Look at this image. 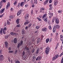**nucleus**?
<instances>
[{"instance_id": "obj_1", "label": "nucleus", "mask_w": 63, "mask_h": 63, "mask_svg": "<svg viewBox=\"0 0 63 63\" xmlns=\"http://www.w3.org/2000/svg\"><path fill=\"white\" fill-rule=\"evenodd\" d=\"M49 47H47L46 49V52L47 54H48V53H49Z\"/></svg>"}, {"instance_id": "obj_2", "label": "nucleus", "mask_w": 63, "mask_h": 63, "mask_svg": "<svg viewBox=\"0 0 63 63\" xmlns=\"http://www.w3.org/2000/svg\"><path fill=\"white\" fill-rule=\"evenodd\" d=\"M23 9H21L20 10H19L18 11V12L17 13V16H18L19 15L21 14V12L23 11Z\"/></svg>"}, {"instance_id": "obj_3", "label": "nucleus", "mask_w": 63, "mask_h": 63, "mask_svg": "<svg viewBox=\"0 0 63 63\" xmlns=\"http://www.w3.org/2000/svg\"><path fill=\"white\" fill-rule=\"evenodd\" d=\"M55 22L56 23H57V24H58L59 23V19L58 18V17H56L55 18Z\"/></svg>"}, {"instance_id": "obj_4", "label": "nucleus", "mask_w": 63, "mask_h": 63, "mask_svg": "<svg viewBox=\"0 0 63 63\" xmlns=\"http://www.w3.org/2000/svg\"><path fill=\"white\" fill-rule=\"evenodd\" d=\"M56 28L57 29V27L56 26V25H55L53 28V32H54V33L55 32V31H56Z\"/></svg>"}, {"instance_id": "obj_5", "label": "nucleus", "mask_w": 63, "mask_h": 63, "mask_svg": "<svg viewBox=\"0 0 63 63\" xmlns=\"http://www.w3.org/2000/svg\"><path fill=\"white\" fill-rule=\"evenodd\" d=\"M25 2H26V0H24V2H23L21 3L20 4V6H21V7H23L24 3H25Z\"/></svg>"}, {"instance_id": "obj_6", "label": "nucleus", "mask_w": 63, "mask_h": 63, "mask_svg": "<svg viewBox=\"0 0 63 63\" xmlns=\"http://www.w3.org/2000/svg\"><path fill=\"white\" fill-rule=\"evenodd\" d=\"M0 61H3V59H4V57H3V55H1L0 56Z\"/></svg>"}, {"instance_id": "obj_7", "label": "nucleus", "mask_w": 63, "mask_h": 63, "mask_svg": "<svg viewBox=\"0 0 63 63\" xmlns=\"http://www.w3.org/2000/svg\"><path fill=\"white\" fill-rule=\"evenodd\" d=\"M10 34L12 36H16L17 35V34L16 33H15L13 32H11L10 33Z\"/></svg>"}, {"instance_id": "obj_8", "label": "nucleus", "mask_w": 63, "mask_h": 63, "mask_svg": "<svg viewBox=\"0 0 63 63\" xmlns=\"http://www.w3.org/2000/svg\"><path fill=\"white\" fill-rule=\"evenodd\" d=\"M42 18L45 22H47V17H42Z\"/></svg>"}, {"instance_id": "obj_9", "label": "nucleus", "mask_w": 63, "mask_h": 63, "mask_svg": "<svg viewBox=\"0 0 63 63\" xmlns=\"http://www.w3.org/2000/svg\"><path fill=\"white\" fill-rule=\"evenodd\" d=\"M42 58V57L41 56H39L38 57H37L36 59V60L37 61V60H40Z\"/></svg>"}, {"instance_id": "obj_10", "label": "nucleus", "mask_w": 63, "mask_h": 63, "mask_svg": "<svg viewBox=\"0 0 63 63\" xmlns=\"http://www.w3.org/2000/svg\"><path fill=\"white\" fill-rule=\"evenodd\" d=\"M29 18V14H27L25 16V20H26L27 19Z\"/></svg>"}, {"instance_id": "obj_11", "label": "nucleus", "mask_w": 63, "mask_h": 63, "mask_svg": "<svg viewBox=\"0 0 63 63\" xmlns=\"http://www.w3.org/2000/svg\"><path fill=\"white\" fill-rule=\"evenodd\" d=\"M20 20V19H16V23L17 24H19V21Z\"/></svg>"}, {"instance_id": "obj_12", "label": "nucleus", "mask_w": 63, "mask_h": 63, "mask_svg": "<svg viewBox=\"0 0 63 63\" xmlns=\"http://www.w3.org/2000/svg\"><path fill=\"white\" fill-rule=\"evenodd\" d=\"M5 44L6 47V48H8V42L7 41L5 42Z\"/></svg>"}, {"instance_id": "obj_13", "label": "nucleus", "mask_w": 63, "mask_h": 63, "mask_svg": "<svg viewBox=\"0 0 63 63\" xmlns=\"http://www.w3.org/2000/svg\"><path fill=\"white\" fill-rule=\"evenodd\" d=\"M47 28H43L42 29V31H44V32L47 31Z\"/></svg>"}, {"instance_id": "obj_14", "label": "nucleus", "mask_w": 63, "mask_h": 63, "mask_svg": "<svg viewBox=\"0 0 63 63\" xmlns=\"http://www.w3.org/2000/svg\"><path fill=\"white\" fill-rule=\"evenodd\" d=\"M58 3V1L57 0H55L54 2V6H56L57 4V3Z\"/></svg>"}, {"instance_id": "obj_15", "label": "nucleus", "mask_w": 63, "mask_h": 63, "mask_svg": "<svg viewBox=\"0 0 63 63\" xmlns=\"http://www.w3.org/2000/svg\"><path fill=\"white\" fill-rule=\"evenodd\" d=\"M10 6V3H9V2H8L6 7V8H7V9H8V8H9V7Z\"/></svg>"}, {"instance_id": "obj_16", "label": "nucleus", "mask_w": 63, "mask_h": 63, "mask_svg": "<svg viewBox=\"0 0 63 63\" xmlns=\"http://www.w3.org/2000/svg\"><path fill=\"white\" fill-rule=\"evenodd\" d=\"M17 38H15L14 39V42L15 44L17 43Z\"/></svg>"}, {"instance_id": "obj_17", "label": "nucleus", "mask_w": 63, "mask_h": 63, "mask_svg": "<svg viewBox=\"0 0 63 63\" xmlns=\"http://www.w3.org/2000/svg\"><path fill=\"white\" fill-rule=\"evenodd\" d=\"M60 40L61 41H62L63 40V36L62 35H61L60 36Z\"/></svg>"}, {"instance_id": "obj_18", "label": "nucleus", "mask_w": 63, "mask_h": 63, "mask_svg": "<svg viewBox=\"0 0 63 63\" xmlns=\"http://www.w3.org/2000/svg\"><path fill=\"white\" fill-rule=\"evenodd\" d=\"M6 0H2L1 1V2H0V4H2V3L3 2V3H6Z\"/></svg>"}, {"instance_id": "obj_19", "label": "nucleus", "mask_w": 63, "mask_h": 63, "mask_svg": "<svg viewBox=\"0 0 63 63\" xmlns=\"http://www.w3.org/2000/svg\"><path fill=\"white\" fill-rule=\"evenodd\" d=\"M21 46V44H20V43H19L17 45V47L18 48H19Z\"/></svg>"}, {"instance_id": "obj_20", "label": "nucleus", "mask_w": 63, "mask_h": 63, "mask_svg": "<svg viewBox=\"0 0 63 63\" xmlns=\"http://www.w3.org/2000/svg\"><path fill=\"white\" fill-rule=\"evenodd\" d=\"M15 17L14 16H9V18L11 19H13Z\"/></svg>"}, {"instance_id": "obj_21", "label": "nucleus", "mask_w": 63, "mask_h": 63, "mask_svg": "<svg viewBox=\"0 0 63 63\" xmlns=\"http://www.w3.org/2000/svg\"><path fill=\"white\" fill-rule=\"evenodd\" d=\"M23 41L21 40L20 42V45H21V46H23Z\"/></svg>"}, {"instance_id": "obj_22", "label": "nucleus", "mask_w": 63, "mask_h": 63, "mask_svg": "<svg viewBox=\"0 0 63 63\" xmlns=\"http://www.w3.org/2000/svg\"><path fill=\"white\" fill-rule=\"evenodd\" d=\"M41 39L40 38H39L37 39V43H39L40 42V41H41Z\"/></svg>"}, {"instance_id": "obj_23", "label": "nucleus", "mask_w": 63, "mask_h": 63, "mask_svg": "<svg viewBox=\"0 0 63 63\" xmlns=\"http://www.w3.org/2000/svg\"><path fill=\"white\" fill-rule=\"evenodd\" d=\"M39 49L38 48L37 49V50L36 52V54H38L39 53Z\"/></svg>"}, {"instance_id": "obj_24", "label": "nucleus", "mask_w": 63, "mask_h": 63, "mask_svg": "<svg viewBox=\"0 0 63 63\" xmlns=\"http://www.w3.org/2000/svg\"><path fill=\"white\" fill-rule=\"evenodd\" d=\"M23 57L24 59H25L27 57V55H25L23 56H22Z\"/></svg>"}, {"instance_id": "obj_25", "label": "nucleus", "mask_w": 63, "mask_h": 63, "mask_svg": "<svg viewBox=\"0 0 63 63\" xmlns=\"http://www.w3.org/2000/svg\"><path fill=\"white\" fill-rule=\"evenodd\" d=\"M30 22L29 21H26L25 23H24V25H26L27 24H28Z\"/></svg>"}, {"instance_id": "obj_26", "label": "nucleus", "mask_w": 63, "mask_h": 63, "mask_svg": "<svg viewBox=\"0 0 63 63\" xmlns=\"http://www.w3.org/2000/svg\"><path fill=\"white\" fill-rule=\"evenodd\" d=\"M25 50H29V48L27 47H26L25 48Z\"/></svg>"}, {"instance_id": "obj_27", "label": "nucleus", "mask_w": 63, "mask_h": 63, "mask_svg": "<svg viewBox=\"0 0 63 63\" xmlns=\"http://www.w3.org/2000/svg\"><path fill=\"white\" fill-rule=\"evenodd\" d=\"M0 14H2V13H3L4 12V11L3 10V9L1 10L0 11Z\"/></svg>"}, {"instance_id": "obj_28", "label": "nucleus", "mask_w": 63, "mask_h": 63, "mask_svg": "<svg viewBox=\"0 0 63 63\" xmlns=\"http://www.w3.org/2000/svg\"><path fill=\"white\" fill-rule=\"evenodd\" d=\"M59 57V55H56L55 56V57L56 59L57 58H58Z\"/></svg>"}, {"instance_id": "obj_29", "label": "nucleus", "mask_w": 63, "mask_h": 63, "mask_svg": "<svg viewBox=\"0 0 63 63\" xmlns=\"http://www.w3.org/2000/svg\"><path fill=\"white\" fill-rule=\"evenodd\" d=\"M49 41V39L48 38L46 40V43H47L48 42V41Z\"/></svg>"}, {"instance_id": "obj_30", "label": "nucleus", "mask_w": 63, "mask_h": 63, "mask_svg": "<svg viewBox=\"0 0 63 63\" xmlns=\"http://www.w3.org/2000/svg\"><path fill=\"white\" fill-rule=\"evenodd\" d=\"M45 10V8H44V7H42L40 9V10L41 11H44V10Z\"/></svg>"}, {"instance_id": "obj_31", "label": "nucleus", "mask_w": 63, "mask_h": 63, "mask_svg": "<svg viewBox=\"0 0 63 63\" xmlns=\"http://www.w3.org/2000/svg\"><path fill=\"white\" fill-rule=\"evenodd\" d=\"M47 16V14H44L43 15L42 17H46V16Z\"/></svg>"}, {"instance_id": "obj_32", "label": "nucleus", "mask_w": 63, "mask_h": 63, "mask_svg": "<svg viewBox=\"0 0 63 63\" xmlns=\"http://www.w3.org/2000/svg\"><path fill=\"white\" fill-rule=\"evenodd\" d=\"M56 26H57V29H59V28L60 27V26L59 25H57Z\"/></svg>"}, {"instance_id": "obj_33", "label": "nucleus", "mask_w": 63, "mask_h": 63, "mask_svg": "<svg viewBox=\"0 0 63 63\" xmlns=\"http://www.w3.org/2000/svg\"><path fill=\"white\" fill-rule=\"evenodd\" d=\"M2 5H3L2 4H1V3H0V10L1 8L2 7Z\"/></svg>"}, {"instance_id": "obj_34", "label": "nucleus", "mask_w": 63, "mask_h": 63, "mask_svg": "<svg viewBox=\"0 0 63 63\" xmlns=\"http://www.w3.org/2000/svg\"><path fill=\"white\" fill-rule=\"evenodd\" d=\"M2 30L1 29L0 31V34L1 35H2V34H3V32H2Z\"/></svg>"}, {"instance_id": "obj_35", "label": "nucleus", "mask_w": 63, "mask_h": 63, "mask_svg": "<svg viewBox=\"0 0 63 63\" xmlns=\"http://www.w3.org/2000/svg\"><path fill=\"white\" fill-rule=\"evenodd\" d=\"M22 56H23V55H25V53L24 52V51H23V52L22 53Z\"/></svg>"}, {"instance_id": "obj_36", "label": "nucleus", "mask_w": 63, "mask_h": 63, "mask_svg": "<svg viewBox=\"0 0 63 63\" xmlns=\"http://www.w3.org/2000/svg\"><path fill=\"white\" fill-rule=\"evenodd\" d=\"M8 37H9V36H8V35H6L5 36V38H6V39H8Z\"/></svg>"}, {"instance_id": "obj_37", "label": "nucleus", "mask_w": 63, "mask_h": 63, "mask_svg": "<svg viewBox=\"0 0 63 63\" xmlns=\"http://www.w3.org/2000/svg\"><path fill=\"white\" fill-rule=\"evenodd\" d=\"M3 32L4 34H5L6 33V31H4V30H3Z\"/></svg>"}, {"instance_id": "obj_38", "label": "nucleus", "mask_w": 63, "mask_h": 63, "mask_svg": "<svg viewBox=\"0 0 63 63\" xmlns=\"http://www.w3.org/2000/svg\"><path fill=\"white\" fill-rule=\"evenodd\" d=\"M39 26H37L36 27V28L37 29H38L39 28Z\"/></svg>"}, {"instance_id": "obj_39", "label": "nucleus", "mask_w": 63, "mask_h": 63, "mask_svg": "<svg viewBox=\"0 0 63 63\" xmlns=\"http://www.w3.org/2000/svg\"><path fill=\"white\" fill-rule=\"evenodd\" d=\"M49 28L50 30H51V25L49 26Z\"/></svg>"}, {"instance_id": "obj_40", "label": "nucleus", "mask_w": 63, "mask_h": 63, "mask_svg": "<svg viewBox=\"0 0 63 63\" xmlns=\"http://www.w3.org/2000/svg\"><path fill=\"white\" fill-rule=\"evenodd\" d=\"M22 34H24V33H25L24 31L22 30Z\"/></svg>"}, {"instance_id": "obj_41", "label": "nucleus", "mask_w": 63, "mask_h": 63, "mask_svg": "<svg viewBox=\"0 0 63 63\" xmlns=\"http://www.w3.org/2000/svg\"><path fill=\"white\" fill-rule=\"evenodd\" d=\"M33 59L34 60H35L36 59V57L35 56H33L32 57Z\"/></svg>"}, {"instance_id": "obj_42", "label": "nucleus", "mask_w": 63, "mask_h": 63, "mask_svg": "<svg viewBox=\"0 0 63 63\" xmlns=\"http://www.w3.org/2000/svg\"><path fill=\"white\" fill-rule=\"evenodd\" d=\"M19 26H20V25L19 24L18 25H17L15 27H19Z\"/></svg>"}, {"instance_id": "obj_43", "label": "nucleus", "mask_w": 63, "mask_h": 63, "mask_svg": "<svg viewBox=\"0 0 63 63\" xmlns=\"http://www.w3.org/2000/svg\"><path fill=\"white\" fill-rule=\"evenodd\" d=\"M2 50H0V54H2Z\"/></svg>"}, {"instance_id": "obj_44", "label": "nucleus", "mask_w": 63, "mask_h": 63, "mask_svg": "<svg viewBox=\"0 0 63 63\" xmlns=\"http://www.w3.org/2000/svg\"><path fill=\"white\" fill-rule=\"evenodd\" d=\"M53 60H55L56 59L55 57H53Z\"/></svg>"}, {"instance_id": "obj_45", "label": "nucleus", "mask_w": 63, "mask_h": 63, "mask_svg": "<svg viewBox=\"0 0 63 63\" xmlns=\"http://www.w3.org/2000/svg\"><path fill=\"white\" fill-rule=\"evenodd\" d=\"M37 19L39 20V21H41V20H42L39 17H38Z\"/></svg>"}, {"instance_id": "obj_46", "label": "nucleus", "mask_w": 63, "mask_h": 63, "mask_svg": "<svg viewBox=\"0 0 63 63\" xmlns=\"http://www.w3.org/2000/svg\"><path fill=\"white\" fill-rule=\"evenodd\" d=\"M52 0H50L49 1V3H51L52 2Z\"/></svg>"}, {"instance_id": "obj_47", "label": "nucleus", "mask_w": 63, "mask_h": 63, "mask_svg": "<svg viewBox=\"0 0 63 63\" xmlns=\"http://www.w3.org/2000/svg\"><path fill=\"white\" fill-rule=\"evenodd\" d=\"M44 5H46V4H47V2H46V1L44 2Z\"/></svg>"}, {"instance_id": "obj_48", "label": "nucleus", "mask_w": 63, "mask_h": 63, "mask_svg": "<svg viewBox=\"0 0 63 63\" xmlns=\"http://www.w3.org/2000/svg\"><path fill=\"white\" fill-rule=\"evenodd\" d=\"M7 24L8 25H9V24H10V22H9V21H7Z\"/></svg>"}, {"instance_id": "obj_49", "label": "nucleus", "mask_w": 63, "mask_h": 63, "mask_svg": "<svg viewBox=\"0 0 63 63\" xmlns=\"http://www.w3.org/2000/svg\"><path fill=\"white\" fill-rule=\"evenodd\" d=\"M34 3H35V4H37V0H36V1H34Z\"/></svg>"}, {"instance_id": "obj_50", "label": "nucleus", "mask_w": 63, "mask_h": 63, "mask_svg": "<svg viewBox=\"0 0 63 63\" xmlns=\"http://www.w3.org/2000/svg\"><path fill=\"white\" fill-rule=\"evenodd\" d=\"M31 24H30L28 26L29 27H30L31 26Z\"/></svg>"}, {"instance_id": "obj_51", "label": "nucleus", "mask_w": 63, "mask_h": 63, "mask_svg": "<svg viewBox=\"0 0 63 63\" xmlns=\"http://www.w3.org/2000/svg\"><path fill=\"white\" fill-rule=\"evenodd\" d=\"M13 52H14L13 51H9V52H10V53H13Z\"/></svg>"}, {"instance_id": "obj_52", "label": "nucleus", "mask_w": 63, "mask_h": 63, "mask_svg": "<svg viewBox=\"0 0 63 63\" xmlns=\"http://www.w3.org/2000/svg\"><path fill=\"white\" fill-rule=\"evenodd\" d=\"M54 19H53L52 20V23H53L54 22Z\"/></svg>"}, {"instance_id": "obj_53", "label": "nucleus", "mask_w": 63, "mask_h": 63, "mask_svg": "<svg viewBox=\"0 0 63 63\" xmlns=\"http://www.w3.org/2000/svg\"><path fill=\"white\" fill-rule=\"evenodd\" d=\"M32 8H33V7H35V4H33L32 6Z\"/></svg>"}, {"instance_id": "obj_54", "label": "nucleus", "mask_w": 63, "mask_h": 63, "mask_svg": "<svg viewBox=\"0 0 63 63\" xmlns=\"http://www.w3.org/2000/svg\"><path fill=\"white\" fill-rule=\"evenodd\" d=\"M6 29H7V28H6V27H5L4 28L3 30L5 31V30H6Z\"/></svg>"}, {"instance_id": "obj_55", "label": "nucleus", "mask_w": 63, "mask_h": 63, "mask_svg": "<svg viewBox=\"0 0 63 63\" xmlns=\"http://www.w3.org/2000/svg\"><path fill=\"white\" fill-rule=\"evenodd\" d=\"M53 13H51V14L50 15V16H53Z\"/></svg>"}, {"instance_id": "obj_56", "label": "nucleus", "mask_w": 63, "mask_h": 63, "mask_svg": "<svg viewBox=\"0 0 63 63\" xmlns=\"http://www.w3.org/2000/svg\"><path fill=\"white\" fill-rule=\"evenodd\" d=\"M16 4V2H15L14 3V6H15Z\"/></svg>"}, {"instance_id": "obj_57", "label": "nucleus", "mask_w": 63, "mask_h": 63, "mask_svg": "<svg viewBox=\"0 0 63 63\" xmlns=\"http://www.w3.org/2000/svg\"><path fill=\"white\" fill-rule=\"evenodd\" d=\"M58 47V45H57L56 46V47L55 49H57V47Z\"/></svg>"}, {"instance_id": "obj_58", "label": "nucleus", "mask_w": 63, "mask_h": 63, "mask_svg": "<svg viewBox=\"0 0 63 63\" xmlns=\"http://www.w3.org/2000/svg\"><path fill=\"white\" fill-rule=\"evenodd\" d=\"M38 32V31L37 30L34 32V33H37Z\"/></svg>"}, {"instance_id": "obj_59", "label": "nucleus", "mask_w": 63, "mask_h": 63, "mask_svg": "<svg viewBox=\"0 0 63 63\" xmlns=\"http://www.w3.org/2000/svg\"><path fill=\"white\" fill-rule=\"evenodd\" d=\"M28 27H25L26 30H27V29H28Z\"/></svg>"}, {"instance_id": "obj_60", "label": "nucleus", "mask_w": 63, "mask_h": 63, "mask_svg": "<svg viewBox=\"0 0 63 63\" xmlns=\"http://www.w3.org/2000/svg\"><path fill=\"white\" fill-rule=\"evenodd\" d=\"M16 63H20V62L18 61H17V62H16Z\"/></svg>"}, {"instance_id": "obj_61", "label": "nucleus", "mask_w": 63, "mask_h": 63, "mask_svg": "<svg viewBox=\"0 0 63 63\" xmlns=\"http://www.w3.org/2000/svg\"><path fill=\"white\" fill-rule=\"evenodd\" d=\"M44 37V36H41V39H42Z\"/></svg>"}, {"instance_id": "obj_62", "label": "nucleus", "mask_w": 63, "mask_h": 63, "mask_svg": "<svg viewBox=\"0 0 63 63\" xmlns=\"http://www.w3.org/2000/svg\"><path fill=\"white\" fill-rule=\"evenodd\" d=\"M35 51V50H34V49H33L32 50V53H33V52H34Z\"/></svg>"}, {"instance_id": "obj_63", "label": "nucleus", "mask_w": 63, "mask_h": 63, "mask_svg": "<svg viewBox=\"0 0 63 63\" xmlns=\"http://www.w3.org/2000/svg\"><path fill=\"white\" fill-rule=\"evenodd\" d=\"M13 60H11V63H13Z\"/></svg>"}, {"instance_id": "obj_64", "label": "nucleus", "mask_w": 63, "mask_h": 63, "mask_svg": "<svg viewBox=\"0 0 63 63\" xmlns=\"http://www.w3.org/2000/svg\"><path fill=\"white\" fill-rule=\"evenodd\" d=\"M52 4H50L49 5V7H51V6H52Z\"/></svg>"}]
</instances>
